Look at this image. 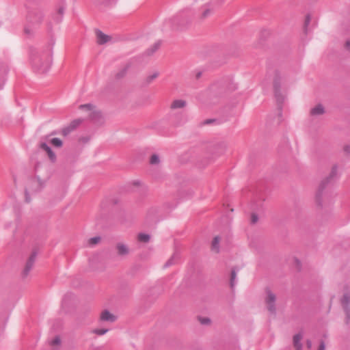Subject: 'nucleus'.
Returning a JSON list of instances; mask_svg holds the SVG:
<instances>
[{
	"instance_id": "obj_30",
	"label": "nucleus",
	"mask_w": 350,
	"mask_h": 350,
	"mask_svg": "<svg viewBox=\"0 0 350 350\" xmlns=\"http://www.w3.org/2000/svg\"><path fill=\"white\" fill-rule=\"evenodd\" d=\"M199 321L202 325H208L211 323V319L207 317H199Z\"/></svg>"
},
{
	"instance_id": "obj_24",
	"label": "nucleus",
	"mask_w": 350,
	"mask_h": 350,
	"mask_svg": "<svg viewBox=\"0 0 350 350\" xmlns=\"http://www.w3.org/2000/svg\"><path fill=\"white\" fill-rule=\"evenodd\" d=\"M150 239V237L148 234L139 233L138 234V240L139 241H142V242H144V243H148V242H149Z\"/></svg>"
},
{
	"instance_id": "obj_15",
	"label": "nucleus",
	"mask_w": 350,
	"mask_h": 350,
	"mask_svg": "<svg viewBox=\"0 0 350 350\" xmlns=\"http://www.w3.org/2000/svg\"><path fill=\"white\" fill-rule=\"evenodd\" d=\"M65 12V6L62 5L59 8L57 12L53 16V20L56 23L62 22Z\"/></svg>"
},
{
	"instance_id": "obj_8",
	"label": "nucleus",
	"mask_w": 350,
	"mask_h": 350,
	"mask_svg": "<svg viewBox=\"0 0 350 350\" xmlns=\"http://www.w3.org/2000/svg\"><path fill=\"white\" fill-rule=\"evenodd\" d=\"M36 256H37V252L36 251L33 252L32 254H31V256H29V259L27 260V261L26 262L25 267L23 271V277H27L29 273L30 272V271L31 270V269L34 265Z\"/></svg>"
},
{
	"instance_id": "obj_36",
	"label": "nucleus",
	"mask_w": 350,
	"mask_h": 350,
	"mask_svg": "<svg viewBox=\"0 0 350 350\" xmlns=\"http://www.w3.org/2000/svg\"><path fill=\"white\" fill-rule=\"evenodd\" d=\"M217 120L215 119H207V120L204 121L203 124H209L215 122Z\"/></svg>"
},
{
	"instance_id": "obj_10",
	"label": "nucleus",
	"mask_w": 350,
	"mask_h": 350,
	"mask_svg": "<svg viewBox=\"0 0 350 350\" xmlns=\"http://www.w3.org/2000/svg\"><path fill=\"white\" fill-rule=\"evenodd\" d=\"M82 122L81 119H77L73 120L68 126L65 127L62 130V133L64 135H67L72 131H74L77 126Z\"/></svg>"
},
{
	"instance_id": "obj_42",
	"label": "nucleus",
	"mask_w": 350,
	"mask_h": 350,
	"mask_svg": "<svg viewBox=\"0 0 350 350\" xmlns=\"http://www.w3.org/2000/svg\"><path fill=\"white\" fill-rule=\"evenodd\" d=\"M295 262L297 263V265L298 266V267L299 268L300 267V265H301V262L298 260V259H295Z\"/></svg>"
},
{
	"instance_id": "obj_37",
	"label": "nucleus",
	"mask_w": 350,
	"mask_h": 350,
	"mask_svg": "<svg viewBox=\"0 0 350 350\" xmlns=\"http://www.w3.org/2000/svg\"><path fill=\"white\" fill-rule=\"evenodd\" d=\"M325 342L322 340L320 342L319 350H325Z\"/></svg>"
},
{
	"instance_id": "obj_44",
	"label": "nucleus",
	"mask_w": 350,
	"mask_h": 350,
	"mask_svg": "<svg viewBox=\"0 0 350 350\" xmlns=\"http://www.w3.org/2000/svg\"><path fill=\"white\" fill-rule=\"evenodd\" d=\"M139 183L138 181L134 182L135 185H138Z\"/></svg>"
},
{
	"instance_id": "obj_21",
	"label": "nucleus",
	"mask_w": 350,
	"mask_h": 350,
	"mask_svg": "<svg viewBox=\"0 0 350 350\" xmlns=\"http://www.w3.org/2000/svg\"><path fill=\"white\" fill-rule=\"evenodd\" d=\"M219 241L220 238L219 236H216L212 242V250L215 251V252L218 253L219 252Z\"/></svg>"
},
{
	"instance_id": "obj_17",
	"label": "nucleus",
	"mask_w": 350,
	"mask_h": 350,
	"mask_svg": "<svg viewBox=\"0 0 350 350\" xmlns=\"http://www.w3.org/2000/svg\"><path fill=\"white\" fill-rule=\"evenodd\" d=\"M302 339V334L299 333L294 336L293 337V343L294 346L296 348V350H302V345L301 343V340Z\"/></svg>"
},
{
	"instance_id": "obj_39",
	"label": "nucleus",
	"mask_w": 350,
	"mask_h": 350,
	"mask_svg": "<svg viewBox=\"0 0 350 350\" xmlns=\"http://www.w3.org/2000/svg\"><path fill=\"white\" fill-rule=\"evenodd\" d=\"M344 150L346 152L350 153V146H346Z\"/></svg>"
},
{
	"instance_id": "obj_1",
	"label": "nucleus",
	"mask_w": 350,
	"mask_h": 350,
	"mask_svg": "<svg viewBox=\"0 0 350 350\" xmlns=\"http://www.w3.org/2000/svg\"><path fill=\"white\" fill-rule=\"evenodd\" d=\"M30 60L35 72L40 74L45 73L51 67L52 54L50 51L32 53Z\"/></svg>"
},
{
	"instance_id": "obj_11",
	"label": "nucleus",
	"mask_w": 350,
	"mask_h": 350,
	"mask_svg": "<svg viewBox=\"0 0 350 350\" xmlns=\"http://www.w3.org/2000/svg\"><path fill=\"white\" fill-rule=\"evenodd\" d=\"M41 148L46 152L50 160L52 162H55L56 161V155L54 152L52 150L51 148L45 142L41 144Z\"/></svg>"
},
{
	"instance_id": "obj_13",
	"label": "nucleus",
	"mask_w": 350,
	"mask_h": 350,
	"mask_svg": "<svg viewBox=\"0 0 350 350\" xmlns=\"http://www.w3.org/2000/svg\"><path fill=\"white\" fill-rule=\"evenodd\" d=\"M116 319V317L111 314L107 310H105L101 313L100 320L103 321L113 322Z\"/></svg>"
},
{
	"instance_id": "obj_6",
	"label": "nucleus",
	"mask_w": 350,
	"mask_h": 350,
	"mask_svg": "<svg viewBox=\"0 0 350 350\" xmlns=\"http://www.w3.org/2000/svg\"><path fill=\"white\" fill-rule=\"evenodd\" d=\"M267 297L266 299V303L268 305V310L271 313L275 314V295L269 290L267 289Z\"/></svg>"
},
{
	"instance_id": "obj_3",
	"label": "nucleus",
	"mask_w": 350,
	"mask_h": 350,
	"mask_svg": "<svg viewBox=\"0 0 350 350\" xmlns=\"http://www.w3.org/2000/svg\"><path fill=\"white\" fill-rule=\"evenodd\" d=\"M280 76L278 72H275V75L274 77L273 81V86H274V92H275V97L277 100L278 105H282L284 101V96L280 93Z\"/></svg>"
},
{
	"instance_id": "obj_31",
	"label": "nucleus",
	"mask_w": 350,
	"mask_h": 350,
	"mask_svg": "<svg viewBox=\"0 0 350 350\" xmlns=\"http://www.w3.org/2000/svg\"><path fill=\"white\" fill-rule=\"evenodd\" d=\"M61 343V339L59 336H55V338L51 340V345H59Z\"/></svg>"
},
{
	"instance_id": "obj_14",
	"label": "nucleus",
	"mask_w": 350,
	"mask_h": 350,
	"mask_svg": "<svg viewBox=\"0 0 350 350\" xmlns=\"http://www.w3.org/2000/svg\"><path fill=\"white\" fill-rule=\"evenodd\" d=\"M186 105H187V103L185 100H182V99H177V100H174L172 103L170 107L172 109H181V108L185 107L186 106Z\"/></svg>"
},
{
	"instance_id": "obj_28",
	"label": "nucleus",
	"mask_w": 350,
	"mask_h": 350,
	"mask_svg": "<svg viewBox=\"0 0 350 350\" xmlns=\"http://www.w3.org/2000/svg\"><path fill=\"white\" fill-rule=\"evenodd\" d=\"M150 162L152 165L159 164L160 162L159 156L156 154H152L150 158Z\"/></svg>"
},
{
	"instance_id": "obj_2",
	"label": "nucleus",
	"mask_w": 350,
	"mask_h": 350,
	"mask_svg": "<svg viewBox=\"0 0 350 350\" xmlns=\"http://www.w3.org/2000/svg\"><path fill=\"white\" fill-rule=\"evenodd\" d=\"M337 170H338V167L336 165L333 166L329 176L325 180H322L319 185L318 191L316 195V200H317V204L321 206H322L321 198H322L323 191L325 189V188L326 187V186L329 183H331L334 180V178L336 177Z\"/></svg>"
},
{
	"instance_id": "obj_22",
	"label": "nucleus",
	"mask_w": 350,
	"mask_h": 350,
	"mask_svg": "<svg viewBox=\"0 0 350 350\" xmlns=\"http://www.w3.org/2000/svg\"><path fill=\"white\" fill-rule=\"evenodd\" d=\"M161 46V41H157L155 42L151 47H150L146 53L148 55H152L155 51H157Z\"/></svg>"
},
{
	"instance_id": "obj_23",
	"label": "nucleus",
	"mask_w": 350,
	"mask_h": 350,
	"mask_svg": "<svg viewBox=\"0 0 350 350\" xmlns=\"http://www.w3.org/2000/svg\"><path fill=\"white\" fill-rule=\"evenodd\" d=\"M161 46V41H157L155 42L151 47H150L146 53L148 55H152L155 51H157Z\"/></svg>"
},
{
	"instance_id": "obj_27",
	"label": "nucleus",
	"mask_w": 350,
	"mask_h": 350,
	"mask_svg": "<svg viewBox=\"0 0 350 350\" xmlns=\"http://www.w3.org/2000/svg\"><path fill=\"white\" fill-rule=\"evenodd\" d=\"M310 20H311L310 15L309 14H308L306 16V19H305V22H304V31L306 33H307L308 27L310 25Z\"/></svg>"
},
{
	"instance_id": "obj_12",
	"label": "nucleus",
	"mask_w": 350,
	"mask_h": 350,
	"mask_svg": "<svg viewBox=\"0 0 350 350\" xmlns=\"http://www.w3.org/2000/svg\"><path fill=\"white\" fill-rule=\"evenodd\" d=\"M97 42L99 44H104L107 43L109 40L110 37L100 30H96Z\"/></svg>"
},
{
	"instance_id": "obj_20",
	"label": "nucleus",
	"mask_w": 350,
	"mask_h": 350,
	"mask_svg": "<svg viewBox=\"0 0 350 350\" xmlns=\"http://www.w3.org/2000/svg\"><path fill=\"white\" fill-rule=\"evenodd\" d=\"M324 111H324L323 106L322 105L319 104L311 109L310 113L312 116H317V115L323 114L324 113Z\"/></svg>"
},
{
	"instance_id": "obj_29",
	"label": "nucleus",
	"mask_w": 350,
	"mask_h": 350,
	"mask_svg": "<svg viewBox=\"0 0 350 350\" xmlns=\"http://www.w3.org/2000/svg\"><path fill=\"white\" fill-rule=\"evenodd\" d=\"M108 331V329H95L93 330V332L97 335L102 336L106 334Z\"/></svg>"
},
{
	"instance_id": "obj_32",
	"label": "nucleus",
	"mask_w": 350,
	"mask_h": 350,
	"mask_svg": "<svg viewBox=\"0 0 350 350\" xmlns=\"http://www.w3.org/2000/svg\"><path fill=\"white\" fill-rule=\"evenodd\" d=\"M159 75V73L157 72L153 73L152 75L148 76L146 79V81L148 83H150L153 79L157 78Z\"/></svg>"
},
{
	"instance_id": "obj_16",
	"label": "nucleus",
	"mask_w": 350,
	"mask_h": 350,
	"mask_svg": "<svg viewBox=\"0 0 350 350\" xmlns=\"http://www.w3.org/2000/svg\"><path fill=\"white\" fill-rule=\"evenodd\" d=\"M116 247L119 255L124 256L129 253V248L124 243H118Z\"/></svg>"
},
{
	"instance_id": "obj_19",
	"label": "nucleus",
	"mask_w": 350,
	"mask_h": 350,
	"mask_svg": "<svg viewBox=\"0 0 350 350\" xmlns=\"http://www.w3.org/2000/svg\"><path fill=\"white\" fill-rule=\"evenodd\" d=\"M214 8L215 5H213L212 3L207 4L202 14V17L206 18L209 16L213 12Z\"/></svg>"
},
{
	"instance_id": "obj_35",
	"label": "nucleus",
	"mask_w": 350,
	"mask_h": 350,
	"mask_svg": "<svg viewBox=\"0 0 350 350\" xmlns=\"http://www.w3.org/2000/svg\"><path fill=\"white\" fill-rule=\"evenodd\" d=\"M30 200H31V199H30V196H29V191H28V190L26 189H25V201H26L27 202H30Z\"/></svg>"
},
{
	"instance_id": "obj_41",
	"label": "nucleus",
	"mask_w": 350,
	"mask_h": 350,
	"mask_svg": "<svg viewBox=\"0 0 350 350\" xmlns=\"http://www.w3.org/2000/svg\"><path fill=\"white\" fill-rule=\"evenodd\" d=\"M306 343H307V346H308V348H311V347H312V342H311L310 340H307V342H306Z\"/></svg>"
},
{
	"instance_id": "obj_43",
	"label": "nucleus",
	"mask_w": 350,
	"mask_h": 350,
	"mask_svg": "<svg viewBox=\"0 0 350 350\" xmlns=\"http://www.w3.org/2000/svg\"><path fill=\"white\" fill-rule=\"evenodd\" d=\"M201 75H202V72H198L196 73V78L197 79L200 78L201 77Z\"/></svg>"
},
{
	"instance_id": "obj_7",
	"label": "nucleus",
	"mask_w": 350,
	"mask_h": 350,
	"mask_svg": "<svg viewBox=\"0 0 350 350\" xmlns=\"http://www.w3.org/2000/svg\"><path fill=\"white\" fill-rule=\"evenodd\" d=\"M27 19L32 25H38L42 21L43 14L40 11L31 12L29 14Z\"/></svg>"
},
{
	"instance_id": "obj_18",
	"label": "nucleus",
	"mask_w": 350,
	"mask_h": 350,
	"mask_svg": "<svg viewBox=\"0 0 350 350\" xmlns=\"http://www.w3.org/2000/svg\"><path fill=\"white\" fill-rule=\"evenodd\" d=\"M239 271V269L237 267H234L231 271V278H230V287L232 289H234L236 285V279H237V273Z\"/></svg>"
},
{
	"instance_id": "obj_33",
	"label": "nucleus",
	"mask_w": 350,
	"mask_h": 350,
	"mask_svg": "<svg viewBox=\"0 0 350 350\" xmlns=\"http://www.w3.org/2000/svg\"><path fill=\"white\" fill-rule=\"evenodd\" d=\"M258 220V217L256 214L253 213L251 217V223L254 224H256Z\"/></svg>"
},
{
	"instance_id": "obj_25",
	"label": "nucleus",
	"mask_w": 350,
	"mask_h": 350,
	"mask_svg": "<svg viewBox=\"0 0 350 350\" xmlns=\"http://www.w3.org/2000/svg\"><path fill=\"white\" fill-rule=\"evenodd\" d=\"M51 143L55 147H61L62 146V141L57 137L51 139Z\"/></svg>"
},
{
	"instance_id": "obj_5",
	"label": "nucleus",
	"mask_w": 350,
	"mask_h": 350,
	"mask_svg": "<svg viewBox=\"0 0 350 350\" xmlns=\"http://www.w3.org/2000/svg\"><path fill=\"white\" fill-rule=\"evenodd\" d=\"M344 311L346 314V323H350V294L345 293L341 299Z\"/></svg>"
},
{
	"instance_id": "obj_40",
	"label": "nucleus",
	"mask_w": 350,
	"mask_h": 350,
	"mask_svg": "<svg viewBox=\"0 0 350 350\" xmlns=\"http://www.w3.org/2000/svg\"><path fill=\"white\" fill-rule=\"evenodd\" d=\"M346 46L348 49V50L350 51V40H349L346 42Z\"/></svg>"
},
{
	"instance_id": "obj_38",
	"label": "nucleus",
	"mask_w": 350,
	"mask_h": 350,
	"mask_svg": "<svg viewBox=\"0 0 350 350\" xmlns=\"http://www.w3.org/2000/svg\"><path fill=\"white\" fill-rule=\"evenodd\" d=\"M25 33H26L27 35H30V34H31V30H30V29H29V27H26L25 28Z\"/></svg>"
},
{
	"instance_id": "obj_4",
	"label": "nucleus",
	"mask_w": 350,
	"mask_h": 350,
	"mask_svg": "<svg viewBox=\"0 0 350 350\" xmlns=\"http://www.w3.org/2000/svg\"><path fill=\"white\" fill-rule=\"evenodd\" d=\"M79 108L89 111L90 112L89 117L93 121L97 122L101 118L102 116L100 111L95 110V107L92 104L81 105Z\"/></svg>"
},
{
	"instance_id": "obj_34",
	"label": "nucleus",
	"mask_w": 350,
	"mask_h": 350,
	"mask_svg": "<svg viewBox=\"0 0 350 350\" xmlns=\"http://www.w3.org/2000/svg\"><path fill=\"white\" fill-rule=\"evenodd\" d=\"M174 264V256H172L171 258H170L165 264L164 267L167 268L170 266Z\"/></svg>"
},
{
	"instance_id": "obj_26",
	"label": "nucleus",
	"mask_w": 350,
	"mask_h": 350,
	"mask_svg": "<svg viewBox=\"0 0 350 350\" xmlns=\"http://www.w3.org/2000/svg\"><path fill=\"white\" fill-rule=\"evenodd\" d=\"M100 241V237L97 236L94 237H92L88 240V244L90 245H94L98 243Z\"/></svg>"
},
{
	"instance_id": "obj_9",
	"label": "nucleus",
	"mask_w": 350,
	"mask_h": 350,
	"mask_svg": "<svg viewBox=\"0 0 350 350\" xmlns=\"http://www.w3.org/2000/svg\"><path fill=\"white\" fill-rule=\"evenodd\" d=\"M9 72V68L7 64H1L0 65V90H1L6 81V77Z\"/></svg>"
}]
</instances>
